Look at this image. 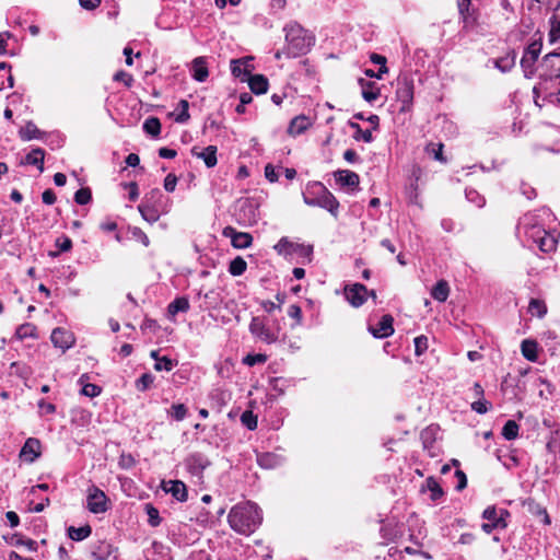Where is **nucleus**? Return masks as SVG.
Masks as SVG:
<instances>
[{
  "instance_id": "338daca9",
  "label": "nucleus",
  "mask_w": 560,
  "mask_h": 560,
  "mask_svg": "<svg viewBox=\"0 0 560 560\" xmlns=\"http://www.w3.org/2000/svg\"><path fill=\"white\" fill-rule=\"evenodd\" d=\"M455 477L457 478L456 490L462 491L467 486V477H466L465 472L459 469H457L455 471Z\"/></svg>"
},
{
  "instance_id": "dca6fc26",
  "label": "nucleus",
  "mask_w": 560,
  "mask_h": 560,
  "mask_svg": "<svg viewBox=\"0 0 560 560\" xmlns=\"http://www.w3.org/2000/svg\"><path fill=\"white\" fill-rule=\"evenodd\" d=\"M40 455V442L38 439L28 438L24 443L20 456L28 463H33Z\"/></svg>"
},
{
  "instance_id": "b1692460",
  "label": "nucleus",
  "mask_w": 560,
  "mask_h": 560,
  "mask_svg": "<svg viewBox=\"0 0 560 560\" xmlns=\"http://www.w3.org/2000/svg\"><path fill=\"white\" fill-rule=\"evenodd\" d=\"M359 83L362 88V97L369 102L372 103L380 96V90L375 86L374 82L366 81L364 79H360Z\"/></svg>"
},
{
  "instance_id": "4c0bfd02",
  "label": "nucleus",
  "mask_w": 560,
  "mask_h": 560,
  "mask_svg": "<svg viewBox=\"0 0 560 560\" xmlns=\"http://www.w3.org/2000/svg\"><path fill=\"white\" fill-rule=\"evenodd\" d=\"M549 39L551 43L560 42V16L553 14L550 20Z\"/></svg>"
},
{
  "instance_id": "c03bdc74",
  "label": "nucleus",
  "mask_w": 560,
  "mask_h": 560,
  "mask_svg": "<svg viewBox=\"0 0 560 560\" xmlns=\"http://www.w3.org/2000/svg\"><path fill=\"white\" fill-rule=\"evenodd\" d=\"M56 246L59 252H50L51 257H57L61 252H69L72 248V241L68 236H61L56 240Z\"/></svg>"
},
{
  "instance_id": "c85d7f7f",
  "label": "nucleus",
  "mask_w": 560,
  "mask_h": 560,
  "mask_svg": "<svg viewBox=\"0 0 560 560\" xmlns=\"http://www.w3.org/2000/svg\"><path fill=\"white\" fill-rule=\"evenodd\" d=\"M192 78L198 82H203L209 75L205 60L199 57L194 60L192 63Z\"/></svg>"
},
{
  "instance_id": "864d4df0",
  "label": "nucleus",
  "mask_w": 560,
  "mask_h": 560,
  "mask_svg": "<svg viewBox=\"0 0 560 560\" xmlns=\"http://www.w3.org/2000/svg\"><path fill=\"white\" fill-rule=\"evenodd\" d=\"M241 421L249 430L257 428V418L253 415L252 411L243 412L241 416Z\"/></svg>"
},
{
  "instance_id": "09e8293b",
  "label": "nucleus",
  "mask_w": 560,
  "mask_h": 560,
  "mask_svg": "<svg viewBox=\"0 0 560 560\" xmlns=\"http://www.w3.org/2000/svg\"><path fill=\"white\" fill-rule=\"evenodd\" d=\"M145 511H147V514H148V522H149V524L151 526H153V527L159 526L160 523H161V517H160V514H159V510L155 509L151 504H147L145 505Z\"/></svg>"
},
{
  "instance_id": "4d7b16f0",
  "label": "nucleus",
  "mask_w": 560,
  "mask_h": 560,
  "mask_svg": "<svg viewBox=\"0 0 560 560\" xmlns=\"http://www.w3.org/2000/svg\"><path fill=\"white\" fill-rule=\"evenodd\" d=\"M102 389L100 386L95 385V384H84L83 387H82V390L81 393L84 395V396H88V397H96L101 394Z\"/></svg>"
},
{
  "instance_id": "c9c22d12",
  "label": "nucleus",
  "mask_w": 560,
  "mask_h": 560,
  "mask_svg": "<svg viewBox=\"0 0 560 560\" xmlns=\"http://www.w3.org/2000/svg\"><path fill=\"white\" fill-rule=\"evenodd\" d=\"M520 427L514 420H509L505 422L502 429V435L505 440L512 441L518 436Z\"/></svg>"
},
{
  "instance_id": "6e6552de",
  "label": "nucleus",
  "mask_w": 560,
  "mask_h": 560,
  "mask_svg": "<svg viewBox=\"0 0 560 560\" xmlns=\"http://www.w3.org/2000/svg\"><path fill=\"white\" fill-rule=\"evenodd\" d=\"M396 95L397 100L401 103L400 110H409L413 101V81L411 78L407 75L399 77Z\"/></svg>"
},
{
  "instance_id": "774afa93",
  "label": "nucleus",
  "mask_w": 560,
  "mask_h": 560,
  "mask_svg": "<svg viewBox=\"0 0 560 560\" xmlns=\"http://www.w3.org/2000/svg\"><path fill=\"white\" fill-rule=\"evenodd\" d=\"M265 176L271 183H275L278 180V174L271 164H267L265 166Z\"/></svg>"
},
{
  "instance_id": "4468645a",
  "label": "nucleus",
  "mask_w": 560,
  "mask_h": 560,
  "mask_svg": "<svg viewBox=\"0 0 560 560\" xmlns=\"http://www.w3.org/2000/svg\"><path fill=\"white\" fill-rule=\"evenodd\" d=\"M223 235L231 238L232 246L235 248H247L253 243V236L246 232H237L232 226H226L223 230Z\"/></svg>"
},
{
  "instance_id": "de8ad7c7",
  "label": "nucleus",
  "mask_w": 560,
  "mask_h": 560,
  "mask_svg": "<svg viewBox=\"0 0 560 560\" xmlns=\"http://www.w3.org/2000/svg\"><path fill=\"white\" fill-rule=\"evenodd\" d=\"M91 199H92V192H91V189L88 187L81 188V189L77 190V192L74 194V201L78 205H86L91 201Z\"/></svg>"
},
{
  "instance_id": "58836bf2",
  "label": "nucleus",
  "mask_w": 560,
  "mask_h": 560,
  "mask_svg": "<svg viewBox=\"0 0 560 560\" xmlns=\"http://www.w3.org/2000/svg\"><path fill=\"white\" fill-rule=\"evenodd\" d=\"M167 416L176 421H182L187 416V408L184 404H173L170 409L166 410Z\"/></svg>"
},
{
  "instance_id": "473e14b6",
  "label": "nucleus",
  "mask_w": 560,
  "mask_h": 560,
  "mask_svg": "<svg viewBox=\"0 0 560 560\" xmlns=\"http://www.w3.org/2000/svg\"><path fill=\"white\" fill-rule=\"evenodd\" d=\"M189 310V302L186 298H176L168 304L167 312L174 316L179 312H187Z\"/></svg>"
},
{
  "instance_id": "603ef678",
  "label": "nucleus",
  "mask_w": 560,
  "mask_h": 560,
  "mask_svg": "<svg viewBox=\"0 0 560 560\" xmlns=\"http://www.w3.org/2000/svg\"><path fill=\"white\" fill-rule=\"evenodd\" d=\"M538 245L541 252L549 253L556 248V240L550 235H546L539 240Z\"/></svg>"
},
{
  "instance_id": "0e129e2a",
  "label": "nucleus",
  "mask_w": 560,
  "mask_h": 560,
  "mask_svg": "<svg viewBox=\"0 0 560 560\" xmlns=\"http://www.w3.org/2000/svg\"><path fill=\"white\" fill-rule=\"evenodd\" d=\"M471 409L479 415H483L489 410V402L485 399L474 401L471 404Z\"/></svg>"
},
{
  "instance_id": "39448f33",
  "label": "nucleus",
  "mask_w": 560,
  "mask_h": 560,
  "mask_svg": "<svg viewBox=\"0 0 560 560\" xmlns=\"http://www.w3.org/2000/svg\"><path fill=\"white\" fill-rule=\"evenodd\" d=\"M109 500L103 490L94 485L88 488L86 508L91 513H105L109 509Z\"/></svg>"
},
{
  "instance_id": "49530a36",
  "label": "nucleus",
  "mask_w": 560,
  "mask_h": 560,
  "mask_svg": "<svg viewBox=\"0 0 560 560\" xmlns=\"http://www.w3.org/2000/svg\"><path fill=\"white\" fill-rule=\"evenodd\" d=\"M154 381V376L150 373L142 374L136 382V387L140 392L147 390Z\"/></svg>"
},
{
  "instance_id": "5fc2aeb1",
  "label": "nucleus",
  "mask_w": 560,
  "mask_h": 560,
  "mask_svg": "<svg viewBox=\"0 0 560 560\" xmlns=\"http://www.w3.org/2000/svg\"><path fill=\"white\" fill-rule=\"evenodd\" d=\"M231 71L236 78H242L243 75L248 74V71L244 68V62L240 59L231 61Z\"/></svg>"
},
{
  "instance_id": "7ed1b4c3",
  "label": "nucleus",
  "mask_w": 560,
  "mask_h": 560,
  "mask_svg": "<svg viewBox=\"0 0 560 560\" xmlns=\"http://www.w3.org/2000/svg\"><path fill=\"white\" fill-rule=\"evenodd\" d=\"M307 206L320 207L336 215L339 202L336 197L319 182H315L307 187V194L303 196Z\"/></svg>"
},
{
  "instance_id": "ddd939ff",
  "label": "nucleus",
  "mask_w": 560,
  "mask_h": 560,
  "mask_svg": "<svg viewBox=\"0 0 560 560\" xmlns=\"http://www.w3.org/2000/svg\"><path fill=\"white\" fill-rule=\"evenodd\" d=\"M50 340L55 347L60 348L62 351L71 348L75 341L71 331L60 327L52 330Z\"/></svg>"
},
{
  "instance_id": "20e7f679",
  "label": "nucleus",
  "mask_w": 560,
  "mask_h": 560,
  "mask_svg": "<svg viewBox=\"0 0 560 560\" xmlns=\"http://www.w3.org/2000/svg\"><path fill=\"white\" fill-rule=\"evenodd\" d=\"M273 248L279 255H283V256L298 255L300 257L307 258L308 260H311V256L313 253L312 245L294 243V242L290 241L288 237H281L279 240V242L273 246Z\"/></svg>"
},
{
  "instance_id": "0eeeda50",
  "label": "nucleus",
  "mask_w": 560,
  "mask_h": 560,
  "mask_svg": "<svg viewBox=\"0 0 560 560\" xmlns=\"http://www.w3.org/2000/svg\"><path fill=\"white\" fill-rule=\"evenodd\" d=\"M235 215L238 223L243 225H253L258 221V208L248 199L241 200L237 203Z\"/></svg>"
},
{
  "instance_id": "9d476101",
  "label": "nucleus",
  "mask_w": 560,
  "mask_h": 560,
  "mask_svg": "<svg viewBox=\"0 0 560 560\" xmlns=\"http://www.w3.org/2000/svg\"><path fill=\"white\" fill-rule=\"evenodd\" d=\"M540 75L546 79L560 78V54L550 52L542 58Z\"/></svg>"
},
{
  "instance_id": "a878e982",
  "label": "nucleus",
  "mask_w": 560,
  "mask_h": 560,
  "mask_svg": "<svg viewBox=\"0 0 560 560\" xmlns=\"http://www.w3.org/2000/svg\"><path fill=\"white\" fill-rule=\"evenodd\" d=\"M457 9L465 24L475 20V9L471 7V0H457Z\"/></svg>"
},
{
  "instance_id": "e433bc0d",
  "label": "nucleus",
  "mask_w": 560,
  "mask_h": 560,
  "mask_svg": "<svg viewBox=\"0 0 560 560\" xmlns=\"http://www.w3.org/2000/svg\"><path fill=\"white\" fill-rule=\"evenodd\" d=\"M528 311L532 315L541 318L547 313V306L544 301L538 299H532L528 305Z\"/></svg>"
},
{
  "instance_id": "680f3d73",
  "label": "nucleus",
  "mask_w": 560,
  "mask_h": 560,
  "mask_svg": "<svg viewBox=\"0 0 560 560\" xmlns=\"http://www.w3.org/2000/svg\"><path fill=\"white\" fill-rule=\"evenodd\" d=\"M288 315L291 318L295 319V324L296 325H301L302 324V318H303L302 310H301V307L299 305H296V304L290 305L289 308H288Z\"/></svg>"
},
{
  "instance_id": "9b49d317",
  "label": "nucleus",
  "mask_w": 560,
  "mask_h": 560,
  "mask_svg": "<svg viewBox=\"0 0 560 560\" xmlns=\"http://www.w3.org/2000/svg\"><path fill=\"white\" fill-rule=\"evenodd\" d=\"M185 465L192 476L201 478L203 470L211 465V462L201 453H192L185 459Z\"/></svg>"
},
{
  "instance_id": "79ce46f5",
  "label": "nucleus",
  "mask_w": 560,
  "mask_h": 560,
  "mask_svg": "<svg viewBox=\"0 0 560 560\" xmlns=\"http://www.w3.org/2000/svg\"><path fill=\"white\" fill-rule=\"evenodd\" d=\"M257 463L259 464L260 467L270 469L276 467V465L278 464V457L270 453L260 454L257 457Z\"/></svg>"
},
{
  "instance_id": "aec40b11",
  "label": "nucleus",
  "mask_w": 560,
  "mask_h": 560,
  "mask_svg": "<svg viewBox=\"0 0 560 560\" xmlns=\"http://www.w3.org/2000/svg\"><path fill=\"white\" fill-rule=\"evenodd\" d=\"M539 52H540V45L537 43H533L526 48V50L522 57V60H521V66L524 68L525 71H527V69L532 68V66L537 60Z\"/></svg>"
},
{
  "instance_id": "8fccbe9b",
  "label": "nucleus",
  "mask_w": 560,
  "mask_h": 560,
  "mask_svg": "<svg viewBox=\"0 0 560 560\" xmlns=\"http://www.w3.org/2000/svg\"><path fill=\"white\" fill-rule=\"evenodd\" d=\"M178 108H180V113L175 118V121L184 124L190 117L189 112H188V108H189L188 102L186 100L179 101Z\"/></svg>"
},
{
  "instance_id": "69168bd1",
  "label": "nucleus",
  "mask_w": 560,
  "mask_h": 560,
  "mask_svg": "<svg viewBox=\"0 0 560 560\" xmlns=\"http://www.w3.org/2000/svg\"><path fill=\"white\" fill-rule=\"evenodd\" d=\"M177 177L174 174H168L164 179V188L166 191L172 192L175 190Z\"/></svg>"
},
{
  "instance_id": "423d86ee",
  "label": "nucleus",
  "mask_w": 560,
  "mask_h": 560,
  "mask_svg": "<svg viewBox=\"0 0 560 560\" xmlns=\"http://www.w3.org/2000/svg\"><path fill=\"white\" fill-rule=\"evenodd\" d=\"M504 515H509L506 510L498 511L494 506H488L482 513V517L487 521V523H483L481 526L482 530L490 534L497 528H505L508 524L504 520Z\"/></svg>"
},
{
  "instance_id": "cd10ccee",
  "label": "nucleus",
  "mask_w": 560,
  "mask_h": 560,
  "mask_svg": "<svg viewBox=\"0 0 560 560\" xmlns=\"http://www.w3.org/2000/svg\"><path fill=\"white\" fill-rule=\"evenodd\" d=\"M450 294V287L445 280H440L433 287L431 291V295L434 300L439 302H445Z\"/></svg>"
},
{
  "instance_id": "6e6d98bb",
  "label": "nucleus",
  "mask_w": 560,
  "mask_h": 560,
  "mask_svg": "<svg viewBox=\"0 0 560 560\" xmlns=\"http://www.w3.org/2000/svg\"><path fill=\"white\" fill-rule=\"evenodd\" d=\"M415 353L416 355H421L428 349V338L423 335L415 338Z\"/></svg>"
},
{
  "instance_id": "13d9d810",
  "label": "nucleus",
  "mask_w": 560,
  "mask_h": 560,
  "mask_svg": "<svg viewBox=\"0 0 560 560\" xmlns=\"http://www.w3.org/2000/svg\"><path fill=\"white\" fill-rule=\"evenodd\" d=\"M131 235L136 241L142 243L145 247L150 245L148 235L140 228H132Z\"/></svg>"
},
{
  "instance_id": "e2e57ef3",
  "label": "nucleus",
  "mask_w": 560,
  "mask_h": 560,
  "mask_svg": "<svg viewBox=\"0 0 560 560\" xmlns=\"http://www.w3.org/2000/svg\"><path fill=\"white\" fill-rule=\"evenodd\" d=\"M114 80L115 81H118V82H124L126 86L130 88L132 82H133V78L131 74L125 72V71H118L115 73L114 75Z\"/></svg>"
},
{
  "instance_id": "a211bd4d",
  "label": "nucleus",
  "mask_w": 560,
  "mask_h": 560,
  "mask_svg": "<svg viewBox=\"0 0 560 560\" xmlns=\"http://www.w3.org/2000/svg\"><path fill=\"white\" fill-rule=\"evenodd\" d=\"M45 151L42 148H35L21 161L23 165H34L42 173L44 171Z\"/></svg>"
},
{
  "instance_id": "37998d69",
  "label": "nucleus",
  "mask_w": 560,
  "mask_h": 560,
  "mask_svg": "<svg viewBox=\"0 0 560 560\" xmlns=\"http://www.w3.org/2000/svg\"><path fill=\"white\" fill-rule=\"evenodd\" d=\"M15 336L18 339L23 340L28 337L36 336V328L32 324H24L18 327L15 331Z\"/></svg>"
},
{
  "instance_id": "c756f323",
  "label": "nucleus",
  "mask_w": 560,
  "mask_h": 560,
  "mask_svg": "<svg viewBox=\"0 0 560 560\" xmlns=\"http://www.w3.org/2000/svg\"><path fill=\"white\" fill-rule=\"evenodd\" d=\"M493 63L501 72L506 73L515 66V54H506L503 57L494 59Z\"/></svg>"
},
{
  "instance_id": "f03ea898",
  "label": "nucleus",
  "mask_w": 560,
  "mask_h": 560,
  "mask_svg": "<svg viewBox=\"0 0 560 560\" xmlns=\"http://www.w3.org/2000/svg\"><path fill=\"white\" fill-rule=\"evenodd\" d=\"M283 31L285 33L283 52L289 58L307 54L315 43L314 35L296 22L288 23Z\"/></svg>"
},
{
  "instance_id": "f3484780",
  "label": "nucleus",
  "mask_w": 560,
  "mask_h": 560,
  "mask_svg": "<svg viewBox=\"0 0 560 560\" xmlns=\"http://www.w3.org/2000/svg\"><path fill=\"white\" fill-rule=\"evenodd\" d=\"M217 147L215 145H208L205 150L198 151L197 148L191 149V154L194 156H197L198 159H201L206 166L211 168L214 167L218 163L217 159Z\"/></svg>"
},
{
  "instance_id": "5701e85b",
  "label": "nucleus",
  "mask_w": 560,
  "mask_h": 560,
  "mask_svg": "<svg viewBox=\"0 0 560 560\" xmlns=\"http://www.w3.org/2000/svg\"><path fill=\"white\" fill-rule=\"evenodd\" d=\"M168 483L170 487L165 488V491L170 492L179 502H185L188 497L186 485L180 480H172Z\"/></svg>"
},
{
  "instance_id": "bb28decb",
  "label": "nucleus",
  "mask_w": 560,
  "mask_h": 560,
  "mask_svg": "<svg viewBox=\"0 0 560 560\" xmlns=\"http://www.w3.org/2000/svg\"><path fill=\"white\" fill-rule=\"evenodd\" d=\"M521 351L525 359L532 362H536L537 354V342L535 340L525 339L522 341Z\"/></svg>"
},
{
  "instance_id": "f704fd0d",
  "label": "nucleus",
  "mask_w": 560,
  "mask_h": 560,
  "mask_svg": "<svg viewBox=\"0 0 560 560\" xmlns=\"http://www.w3.org/2000/svg\"><path fill=\"white\" fill-rule=\"evenodd\" d=\"M247 268L246 261L242 257H235L229 265V272L232 276H242Z\"/></svg>"
},
{
  "instance_id": "7c9ffc66",
  "label": "nucleus",
  "mask_w": 560,
  "mask_h": 560,
  "mask_svg": "<svg viewBox=\"0 0 560 560\" xmlns=\"http://www.w3.org/2000/svg\"><path fill=\"white\" fill-rule=\"evenodd\" d=\"M92 533V528L90 525H85L82 527L70 526L68 528V536L70 539L74 541H81L88 538Z\"/></svg>"
},
{
  "instance_id": "1a4fd4ad",
  "label": "nucleus",
  "mask_w": 560,
  "mask_h": 560,
  "mask_svg": "<svg viewBox=\"0 0 560 560\" xmlns=\"http://www.w3.org/2000/svg\"><path fill=\"white\" fill-rule=\"evenodd\" d=\"M249 331L253 336L266 343H275L278 340V334L269 329L266 326L265 320L259 316L252 318Z\"/></svg>"
},
{
  "instance_id": "f257e3e1",
  "label": "nucleus",
  "mask_w": 560,
  "mask_h": 560,
  "mask_svg": "<svg viewBox=\"0 0 560 560\" xmlns=\"http://www.w3.org/2000/svg\"><path fill=\"white\" fill-rule=\"evenodd\" d=\"M228 521L235 532L249 535L261 524V510L253 502L240 503L231 509Z\"/></svg>"
},
{
  "instance_id": "412c9836",
  "label": "nucleus",
  "mask_w": 560,
  "mask_h": 560,
  "mask_svg": "<svg viewBox=\"0 0 560 560\" xmlns=\"http://www.w3.org/2000/svg\"><path fill=\"white\" fill-rule=\"evenodd\" d=\"M19 136L23 141L33 139H42L44 132L39 130L33 121H27L24 127L19 130Z\"/></svg>"
},
{
  "instance_id": "2f4dec72",
  "label": "nucleus",
  "mask_w": 560,
  "mask_h": 560,
  "mask_svg": "<svg viewBox=\"0 0 560 560\" xmlns=\"http://www.w3.org/2000/svg\"><path fill=\"white\" fill-rule=\"evenodd\" d=\"M422 490H428L431 492L430 498L432 501L441 499L444 494L443 489L438 483L434 477L427 478L425 485L423 486Z\"/></svg>"
},
{
  "instance_id": "2eb2a0df",
  "label": "nucleus",
  "mask_w": 560,
  "mask_h": 560,
  "mask_svg": "<svg viewBox=\"0 0 560 560\" xmlns=\"http://www.w3.org/2000/svg\"><path fill=\"white\" fill-rule=\"evenodd\" d=\"M394 318L392 315H383L375 327L370 326L369 330L375 338H386L394 334Z\"/></svg>"
},
{
  "instance_id": "f8f14e48",
  "label": "nucleus",
  "mask_w": 560,
  "mask_h": 560,
  "mask_svg": "<svg viewBox=\"0 0 560 560\" xmlns=\"http://www.w3.org/2000/svg\"><path fill=\"white\" fill-rule=\"evenodd\" d=\"M345 296L353 307H360L366 301L368 288L361 283L346 287Z\"/></svg>"
},
{
  "instance_id": "393cba45",
  "label": "nucleus",
  "mask_w": 560,
  "mask_h": 560,
  "mask_svg": "<svg viewBox=\"0 0 560 560\" xmlns=\"http://www.w3.org/2000/svg\"><path fill=\"white\" fill-rule=\"evenodd\" d=\"M310 126L311 122L306 116H296L291 120L288 132L291 136H299L303 133Z\"/></svg>"
},
{
  "instance_id": "4be33fe9",
  "label": "nucleus",
  "mask_w": 560,
  "mask_h": 560,
  "mask_svg": "<svg viewBox=\"0 0 560 560\" xmlns=\"http://www.w3.org/2000/svg\"><path fill=\"white\" fill-rule=\"evenodd\" d=\"M248 85L253 93L259 95L265 94L268 90V80L262 74H254L248 79Z\"/></svg>"
},
{
  "instance_id": "a19ab883",
  "label": "nucleus",
  "mask_w": 560,
  "mask_h": 560,
  "mask_svg": "<svg viewBox=\"0 0 560 560\" xmlns=\"http://www.w3.org/2000/svg\"><path fill=\"white\" fill-rule=\"evenodd\" d=\"M139 211L141 213L142 218L150 223L156 222L160 218L158 210H155L153 207L144 205V203H141L139 206Z\"/></svg>"
},
{
  "instance_id": "052dcab7",
  "label": "nucleus",
  "mask_w": 560,
  "mask_h": 560,
  "mask_svg": "<svg viewBox=\"0 0 560 560\" xmlns=\"http://www.w3.org/2000/svg\"><path fill=\"white\" fill-rule=\"evenodd\" d=\"M466 198L481 208L485 205V198L478 194L475 189H466Z\"/></svg>"
},
{
  "instance_id": "6ab92c4d",
  "label": "nucleus",
  "mask_w": 560,
  "mask_h": 560,
  "mask_svg": "<svg viewBox=\"0 0 560 560\" xmlns=\"http://www.w3.org/2000/svg\"><path fill=\"white\" fill-rule=\"evenodd\" d=\"M335 178L338 184L347 187H357L360 183L359 175L349 170H339L335 172Z\"/></svg>"
},
{
  "instance_id": "72a5a7b5",
  "label": "nucleus",
  "mask_w": 560,
  "mask_h": 560,
  "mask_svg": "<svg viewBox=\"0 0 560 560\" xmlns=\"http://www.w3.org/2000/svg\"><path fill=\"white\" fill-rule=\"evenodd\" d=\"M143 130L152 136L158 137L161 132V122L156 117H149L143 122Z\"/></svg>"
},
{
  "instance_id": "ea45409f",
  "label": "nucleus",
  "mask_w": 560,
  "mask_h": 560,
  "mask_svg": "<svg viewBox=\"0 0 560 560\" xmlns=\"http://www.w3.org/2000/svg\"><path fill=\"white\" fill-rule=\"evenodd\" d=\"M349 126L355 130L354 135H353V138L355 140H363L364 142L366 143H370L373 141V136H372V132L366 129V130H363L361 128V126L357 122H349Z\"/></svg>"
},
{
  "instance_id": "bf43d9fd",
  "label": "nucleus",
  "mask_w": 560,
  "mask_h": 560,
  "mask_svg": "<svg viewBox=\"0 0 560 560\" xmlns=\"http://www.w3.org/2000/svg\"><path fill=\"white\" fill-rule=\"evenodd\" d=\"M174 362L167 357L161 358V360H158L154 364V369L156 371H171L174 368Z\"/></svg>"
},
{
  "instance_id": "3c124183",
  "label": "nucleus",
  "mask_w": 560,
  "mask_h": 560,
  "mask_svg": "<svg viewBox=\"0 0 560 560\" xmlns=\"http://www.w3.org/2000/svg\"><path fill=\"white\" fill-rule=\"evenodd\" d=\"M267 361V355L266 354H262V353H257V354H247L244 359H243V363L248 365V366H254L256 364H262Z\"/></svg>"
},
{
  "instance_id": "a18cd8bd",
  "label": "nucleus",
  "mask_w": 560,
  "mask_h": 560,
  "mask_svg": "<svg viewBox=\"0 0 560 560\" xmlns=\"http://www.w3.org/2000/svg\"><path fill=\"white\" fill-rule=\"evenodd\" d=\"M442 150H443L442 143H430L425 148L427 153L432 155L436 161L446 163V159L443 156Z\"/></svg>"
}]
</instances>
